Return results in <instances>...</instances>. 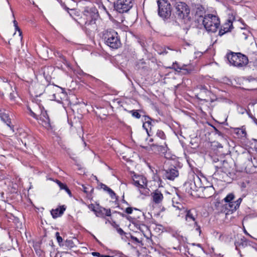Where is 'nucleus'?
Returning a JSON list of instances; mask_svg holds the SVG:
<instances>
[{
	"instance_id": "f257e3e1",
	"label": "nucleus",
	"mask_w": 257,
	"mask_h": 257,
	"mask_svg": "<svg viewBox=\"0 0 257 257\" xmlns=\"http://www.w3.org/2000/svg\"><path fill=\"white\" fill-rule=\"evenodd\" d=\"M84 18L78 19H74L81 25H85V28L90 30L96 28L95 21L98 17V13L97 9L94 7H86L83 12Z\"/></svg>"
},
{
	"instance_id": "f03ea898",
	"label": "nucleus",
	"mask_w": 257,
	"mask_h": 257,
	"mask_svg": "<svg viewBox=\"0 0 257 257\" xmlns=\"http://www.w3.org/2000/svg\"><path fill=\"white\" fill-rule=\"evenodd\" d=\"M103 38L106 45L112 49H117L121 46V42L116 32L107 30L104 32Z\"/></svg>"
},
{
	"instance_id": "7ed1b4c3",
	"label": "nucleus",
	"mask_w": 257,
	"mask_h": 257,
	"mask_svg": "<svg viewBox=\"0 0 257 257\" xmlns=\"http://www.w3.org/2000/svg\"><path fill=\"white\" fill-rule=\"evenodd\" d=\"M227 58L231 65L237 67H243L248 63L247 57L240 53L230 52L227 55Z\"/></svg>"
},
{
	"instance_id": "20e7f679",
	"label": "nucleus",
	"mask_w": 257,
	"mask_h": 257,
	"mask_svg": "<svg viewBox=\"0 0 257 257\" xmlns=\"http://www.w3.org/2000/svg\"><path fill=\"white\" fill-rule=\"evenodd\" d=\"M202 19V23L208 32L214 33L218 28L220 21L219 18L212 14L205 16Z\"/></svg>"
},
{
	"instance_id": "39448f33",
	"label": "nucleus",
	"mask_w": 257,
	"mask_h": 257,
	"mask_svg": "<svg viewBox=\"0 0 257 257\" xmlns=\"http://www.w3.org/2000/svg\"><path fill=\"white\" fill-rule=\"evenodd\" d=\"M214 162L216 170L214 175H222L223 174H227L230 173L231 167L226 161H219L218 159H217V161L214 160Z\"/></svg>"
},
{
	"instance_id": "423d86ee",
	"label": "nucleus",
	"mask_w": 257,
	"mask_h": 257,
	"mask_svg": "<svg viewBox=\"0 0 257 257\" xmlns=\"http://www.w3.org/2000/svg\"><path fill=\"white\" fill-rule=\"evenodd\" d=\"M200 179L198 176H194L193 180L186 182L183 186L185 191L190 195H192V191H197L198 188H202Z\"/></svg>"
},
{
	"instance_id": "0eeeda50",
	"label": "nucleus",
	"mask_w": 257,
	"mask_h": 257,
	"mask_svg": "<svg viewBox=\"0 0 257 257\" xmlns=\"http://www.w3.org/2000/svg\"><path fill=\"white\" fill-rule=\"evenodd\" d=\"M114 8L120 13L128 12L133 7L132 0H117L114 4Z\"/></svg>"
},
{
	"instance_id": "6e6552de",
	"label": "nucleus",
	"mask_w": 257,
	"mask_h": 257,
	"mask_svg": "<svg viewBox=\"0 0 257 257\" xmlns=\"http://www.w3.org/2000/svg\"><path fill=\"white\" fill-rule=\"evenodd\" d=\"M158 14L162 18H166L171 14L170 4L166 0H158Z\"/></svg>"
},
{
	"instance_id": "1a4fd4ad",
	"label": "nucleus",
	"mask_w": 257,
	"mask_h": 257,
	"mask_svg": "<svg viewBox=\"0 0 257 257\" xmlns=\"http://www.w3.org/2000/svg\"><path fill=\"white\" fill-rule=\"evenodd\" d=\"M156 136L158 138H160L163 141L162 143L157 142L156 144H153L151 145L152 147L156 148V149L161 153H164L167 152L168 147L164 141L166 139V136L164 133L160 130L157 132Z\"/></svg>"
},
{
	"instance_id": "9d476101",
	"label": "nucleus",
	"mask_w": 257,
	"mask_h": 257,
	"mask_svg": "<svg viewBox=\"0 0 257 257\" xmlns=\"http://www.w3.org/2000/svg\"><path fill=\"white\" fill-rule=\"evenodd\" d=\"M175 7L176 14L180 19H184L188 17L190 13V10L185 3L177 2Z\"/></svg>"
},
{
	"instance_id": "9b49d317",
	"label": "nucleus",
	"mask_w": 257,
	"mask_h": 257,
	"mask_svg": "<svg viewBox=\"0 0 257 257\" xmlns=\"http://www.w3.org/2000/svg\"><path fill=\"white\" fill-rule=\"evenodd\" d=\"M44 88L43 85L35 82L30 86V91L32 95L38 97L43 94L44 91Z\"/></svg>"
},
{
	"instance_id": "f8f14e48",
	"label": "nucleus",
	"mask_w": 257,
	"mask_h": 257,
	"mask_svg": "<svg viewBox=\"0 0 257 257\" xmlns=\"http://www.w3.org/2000/svg\"><path fill=\"white\" fill-rule=\"evenodd\" d=\"M39 118L37 119L39 122L44 127L48 128L50 126V119L46 111L41 110V113L38 114Z\"/></svg>"
},
{
	"instance_id": "ddd939ff",
	"label": "nucleus",
	"mask_w": 257,
	"mask_h": 257,
	"mask_svg": "<svg viewBox=\"0 0 257 257\" xmlns=\"http://www.w3.org/2000/svg\"><path fill=\"white\" fill-rule=\"evenodd\" d=\"M133 184L139 189L145 188L147 185L146 179L142 176H135L133 178Z\"/></svg>"
},
{
	"instance_id": "4468645a",
	"label": "nucleus",
	"mask_w": 257,
	"mask_h": 257,
	"mask_svg": "<svg viewBox=\"0 0 257 257\" xmlns=\"http://www.w3.org/2000/svg\"><path fill=\"white\" fill-rule=\"evenodd\" d=\"M178 175V171L175 168L165 170L164 173V177L170 180H173Z\"/></svg>"
},
{
	"instance_id": "2eb2a0df",
	"label": "nucleus",
	"mask_w": 257,
	"mask_h": 257,
	"mask_svg": "<svg viewBox=\"0 0 257 257\" xmlns=\"http://www.w3.org/2000/svg\"><path fill=\"white\" fill-rule=\"evenodd\" d=\"M235 238L236 240L234 242V245L236 249L238 250L240 247L246 245L247 242L244 236L241 235H237Z\"/></svg>"
},
{
	"instance_id": "dca6fc26",
	"label": "nucleus",
	"mask_w": 257,
	"mask_h": 257,
	"mask_svg": "<svg viewBox=\"0 0 257 257\" xmlns=\"http://www.w3.org/2000/svg\"><path fill=\"white\" fill-rule=\"evenodd\" d=\"M151 196L153 201L155 204L161 203L164 198L163 194L158 189L152 193Z\"/></svg>"
},
{
	"instance_id": "f3484780",
	"label": "nucleus",
	"mask_w": 257,
	"mask_h": 257,
	"mask_svg": "<svg viewBox=\"0 0 257 257\" xmlns=\"http://www.w3.org/2000/svg\"><path fill=\"white\" fill-rule=\"evenodd\" d=\"M12 90L11 85L7 81L0 82V92L2 95L8 94Z\"/></svg>"
},
{
	"instance_id": "a211bd4d",
	"label": "nucleus",
	"mask_w": 257,
	"mask_h": 257,
	"mask_svg": "<svg viewBox=\"0 0 257 257\" xmlns=\"http://www.w3.org/2000/svg\"><path fill=\"white\" fill-rule=\"evenodd\" d=\"M197 216L196 211L194 209H191L187 211L186 214V220L187 222L193 221L194 223L196 221V218Z\"/></svg>"
},
{
	"instance_id": "6ab92c4d",
	"label": "nucleus",
	"mask_w": 257,
	"mask_h": 257,
	"mask_svg": "<svg viewBox=\"0 0 257 257\" xmlns=\"http://www.w3.org/2000/svg\"><path fill=\"white\" fill-rule=\"evenodd\" d=\"M104 215L107 216H110L111 215L110 209L99 207L98 210H96V216L98 217H102Z\"/></svg>"
},
{
	"instance_id": "aec40b11",
	"label": "nucleus",
	"mask_w": 257,
	"mask_h": 257,
	"mask_svg": "<svg viewBox=\"0 0 257 257\" xmlns=\"http://www.w3.org/2000/svg\"><path fill=\"white\" fill-rule=\"evenodd\" d=\"M6 109L4 107L0 108V117L1 119L6 122L8 125L10 122L9 117L8 113L6 112Z\"/></svg>"
},
{
	"instance_id": "412c9836",
	"label": "nucleus",
	"mask_w": 257,
	"mask_h": 257,
	"mask_svg": "<svg viewBox=\"0 0 257 257\" xmlns=\"http://www.w3.org/2000/svg\"><path fill=\"white\" fill-rule=\"evenodd\" d=\"M203 192L205 197L209 198L214 193V189L212 186L203 187Z\"/></svg>"
},
{
	"instance_id": "4be33fe9",
	"label": "nucleus",
	"mask_w": 257,
	"mask_h": 257,
	"mask_svg": "<svg viewBox=\"0 0 257 257\" xmlns=\"http://www.w3.org/2000/svg\"><path fill=\"white\" fill-rule=\"evenodd\" d=\"M224 206L225 209L227 210L226 214H229V213H231L238 208L237 207L235 206L233 201L226 203Z\"/></svg>"
},
{
	"instance_id": "5701e85b",
	"label": "nucleus",
	"mask_w": 257,
	"mask_h": 257,
	"mask_svg": "<svg viewBox=\"0 0 257 257\" xmlns=\"http://www.w3.org/2000/svg\"><path fill=\"white\" fill-rule=\"evenodd\" d=\"M187 65L183 64L181 65V68L179 70V73L181 75H186L190 73L191 69L187 67Z\"/></svg>"
},
{
	"instance_id": "b1692460",
	"label": "nucleus",
	"mask_w": 257,
	"mask_h": 257,
	"mask_svg": "<svg viewBox=\"0 0 257 257\" xmlns=\"http://www.w3.org/2000/svg\"><path fill=\"white\" fill-rule=\"evenodd\" d=\"M62 246H65L69 249L73 248L75 245L72 240L67 239L62 243Z\"/></svg>"
},
{
	"instance_id": "393cba45",
	"label": "nucleus",
	"mask_w": 257,
	"mask_h": 257,
	"mask_svg": "<svg viewBox=\"0 0 257 257\" xmlns=\"http://www.w3.org/2000/svg\"><path fill=\"white\" fill-rule=\"evenodd\" d=\"M232 27V22L230 20H228V23L224 24L223 31L224 33L229 31Z\"/></svg>"
},
{
	"instance_id": "a878e982",
	"label": "nucleus",
	"mask_w": 257,
	"mask_h": 257,
	"mask_svg": "<svg viewBox=\"0 0 257 257\" xmlns=\"http://www.w3.org/2000/svg\"><path fill=\"white\" fill-rule=\"evenodd\" d=\"M13 23L14 24V26H15L16 31H17L19 32V36L20 37L21 42L22 43V41H23L22 32L21 31L20 29L19 28L17 21L16 20H14Z\"/></svg>"
},
{
	"instance_id": "bb28decb",
	"label": "nucleus",
	"mask_w": 257,
	"mask_h": 257,
	"mask_svg": "<svg viewBox=\"0 0 257 257\" xmlns=\"http://www.w3.org/2000/svg\"><path fill=\"white\" fill-rule=\"evenodd\" d=\"M236 134L239 135L241 137H245L246 135L245 130L243 128H236Z\"/></svg>"
},
{
	"instance_id": "cd10ccee",
	"label": "nucleus",
	"mask_w": 257,
	"mask_h": 257,
	"mask_svg": "<svg viewBox=\"0 0 257 257\" xmlns=\"http://www.w3.org/2000/svg\"><path fill=\"white\" fill-rule=\"evenodd\" d=\"M234 198V195L232 193L229 194L227 196L224 198V200L226 202V203H228L229 202H232V200Z\"/></svg>"
},
{
	"instance_id": "c85d7f7f",
	"label": "nucleus",
	"mask_w": 257,
	"mask_h": 257,
	"mask_svg": "<svg viewBox=\"0 0 257 257\" xmlns=\"http://www.w3.org/2000/svg\"><path fill=\"white\" fill-rule=\"evenodd\" d=\"M115 228H116V230H117V232H118V233L120 235H121V236H122V235H125V236H126V237H128V236H127V234H128V233H126L124 232L123 231V230L121 228H119V227H118V225H116V226H115Z\"/></svg>"
},
{
	"instance_id": "c756f323",
	"label": "nucleus",
	"mask_w": 257,
	"mask_h": 257,
	"mask_svg": "<svg viewBox=\"0 0 257 257\" xmlns=\"http://www.w3.org/2000/svg\"><path fill=\"white\" fill-rule=\"evenodd\" d=\"M55 236L57 239V240L58 242L59 243V244L61 246L63 242V239L60 236V234L58 232H56Z\"/></svg>"
},
{
	"instance_id": "7c9ffc66",
	"label": "nucleus",
	"mask_w": 257,
	"mask_h": 257,
	"mask_svg": "<svg viewBox=\"0 0 257 257\" xmlns=\"http://www.w3.org/2000/svg\"><path fill=\"white\" fill-rule=\"evenodd\" d=\"M65 8L68 11V10H70V11L71 12V13L69 12L68 13H69L70 15L71 16H72V15L73 14H74L75 15L77 16H79V13L78 12H75V10L74 9L72 8V9H70L69 8H67L66 6H65Z\"/></svg>"
},
{
	"instance_id": "2f4dec72",
	"label": "nucleus",
	"mask_w": 257,
	"mask_h": 257,
	"mask_svg": "<svg viewBox=\"0 0 257 257\" xmlns=\"http://www.w3.org/2000/svg\"><path fill=\"white\" fill-rule=\"evenodd\" d=\"M181 65H180L176 62L173 64L171 68L179 73V70H180V68H181Z\"/></svg>"
},
{
	"instance_id": "473e14b6",
	"label": "nucleus",
	"mask_w": 257,
	"mask_h": 257,
	"mask_svg": "<svg viewBox=\"0 0 257 257\" xmlns=\"http://www.w3.org/2000/svg\"><path fill=\"white\" fill-rule=\"evenodd\" d=\"M151 125V122L149 120L146 121L145 123H144L143 125V127L146 130L148 134L149 135V132L148 127H150Z\"/></svg>"
},
{
	"instance_id": "72a5a7b5",
	"label": "nucleus",
	"mask_w": 257,
	"mask_h": 257,
	"mask_svg": "<svg viewBox=\"0 0 257 257\" xmlns=\"http://www.w3.org/2000/svg\"><path fill=\"white\" fill-rule=\"evenodd\" d=\"M59 208H57L55 210H53L51 211V214L53 218H57L59 216H60V215L59 214Z\"/></svg>"
},
{
	"instance_id": "f704fd0d",
	"label": "nucleus",
	"mask_w": 257,
	"mask_h": 257,
	"mask_svg": "<svg viewBox=\"0 0 257 257\" xmlns=\"http://www.w3.org/2000/svg\"><path fill=\"white\" fill-rule=\"evenodd\" d=\"M173 206L176 208L177 209L181 210L183 208V206L181 203L176 202L175 204L174 200H173Z\"/></svg>"
},
{
	"instance_id": "c9c22d12",
	"label": "nucleus",
	"mask_w": 257,
	"mask_h": 257,
	"mask_svg": "<svg viewBox=\"0 0 257 257\" xmlns=\"http://www.w3.org/2000/svg\"><path fill=\"white\" fill-rule=\"evenodd\" d=\"M91 254L94 256H97V257H110L109 255H101L100 254V253L98 252H91Z\"/></svg>"
},
{
	"instance_id": "e433bc0d",
	"label": "nucleus",
	"mask_w": 257,
	"mask_h": 257,
	"mask_svg": "<svg viewBox=\"0 0 257 257\" xmlns=\"http://www.w3.org/2000/svg\"><path fill=\"white\" fill-rule=\"evenodd\" d=\"M28 109L29 110V113L32 116L36 119H38V114L33 112L30 108H28Z\"/></svg>"
},
{
	"instance_id": "4c0bfd02",
	"label": "nucleus",
	"mask_w": 257,
	"mask_h": 257,
	"mask_svg": "<svg viewBox=\"0 0 257 257\" xmlns=\"http://www.w3.org/2000/svg\"><path fill=\"white\" fill-rule=\"evenodd\" d=\"M56 182L58 184V185L59 186V187L61 189H64L67 186L66 185L63 184L60 181H59L58 180H56Z\"/></svg>"
},
{
	"instance_id": "58836bf2",
	"label": "nucleus",
	"mask_w": 257,
	"mask_h": 257,
	"mask_svg": "<svg viewBox=\"0 0 257 257\" xmlns=\"http://www.w3.org/2000/svg\"><path fill=\"white\" fill-rule=\"evenodd\" d=\"M132 115L137 118H139L141 117L140 114L137 110L132 111Z\"/></svg>"
},
{
	"instance_id": "ea45409f",
	"label": "nucleus",
	"mask_w": 257,
	"mask_h": 257,
	"mask_svg": "<svg viewBox=\"0 0 257 257\" xmlns=\"http://www.w3.org/2000/svg\"><path fill=\"white\" fill-rule=\"evenodd\" d=\"M107 191L109 193L110 197L112 198H113L115 195V194L114 193V192L110 188H108V190H107Z\"/></svg>"
},
{
	"instance_id": "a19ab883",
	"label": "nucleus",
	"mask_w": 257,
	"mask_h": 257,
	"mask_svg": "<svg viewBox=\"0 0 257 257\" xmlns=\"http://www.w3.org/2000/svg\"><path fill=\"white\" fill-rule=\"evenodd\" d=\"M98 207L99 206L96 207H95L93 204H91L89 207V208L91 210H92L93 211H94L95 213V214L96 215V210H98Z\"/></svg>"
},
{
	"instance_id": "79ce46f5",
	"label": "nucleus",
	"mask_w": 257,
	"mask_h": 257,
	"mask_svg": "<svg viewBox=\"0 0 257 257\" xmlns=\"http://www.w3.org/2000/svg\"><path fill=\"white\" fill-rule=\"evenodd\" d=\"M241 201H242V199L241 198H239L236 201H233V202H234V203L235 204V206H237V208H238Z\"/></svg>"
},
{
	"instance_id": "37998d69",
	"label": "nucleus",
	"mask_w": 257,
	"mask_h": 257,
	"mask_svg": "<svg viewBox=\"0 0 257 257\" xmlns=\"http://www.w3.org/2000/svg\"><path fill=\"white\" fill-rule=\"evenodd\" d=\"M65 210V208L64 207V206H62L60 207V209H59V214L60 215V216L62 215L63 213H64V211Z\"/></svg>"
},
{
	"instance_id": "c03bdc74",
	"label": "nucleus",
	"mask_w": 257,
	"mask_h": 257,
	"mask_svg": "<svg viewBox=\"0 0 257 257\" xmlns=\"http://www.w3.org/2000/svg\"><path fill=\"white\" fill-rule=\"evenodd\" d=\"M133 208L132 207H127L125 209V212L128 214H132L133 212Z\"/></svg>"
},
{
	"instance_id": "a18cd8bd",
	"label": "nucleus",
	"mask_w": 257,
	"mask_h": 257,
	"mask_svg": "<svg viewBox=\"0 0 257 257\" xmlns=\"http://www.w3.org/2000/svg\"><path fill=\"white\" fill-rule=\"evenodd\" d=\"M127 235H129L132 240L135 241L137 242H140L139 239L138 238H137L136 237H135V236L132 235L130 233H128Z\"/></svg>"
},
{
	"instance_id": "49530a36",
	"label": "nucleus",
	"mask_w": 257,
	"mask_h": 257,
	"mask_svg": "<svg viewBox=\"0 0 257 257\" xmlns=\"http://www.w3.org/2000/svg\"><path fill=\"white\" fill-rule=\"evenodd\" d=\"M195 224V225L196 226V230L198 231V232L199 233V234H200L201 232V228H200V226H199L197 223V222H195V223H194Z\"/></svg>"
},
{
	"instance_id": "de8ad7c7",
	"label": "nucleus",
	"mask_w": 257,
	"mask_h": 257,
	"mask_svg": "<svg viewBox=\"0 0 257 257\" xmlns=\"http://www.w3.org/2000/svg\"><path fill=\"white\" fill-rule=\"evenodd\" d=\"M10 94V98L11 100H14L15 98V95L14 92H12L10 91V92L8 93Z\"/></svg>"
},
{
	"instance_id": "09e8293b",
	"label": "nucleus",
	"mask_w": 257,
	"mask_h": 257,
	"mask_svg": "<svg viewBox=\"0 0 257 257\" xmlns=\"http://www.w3.org/2000/svg\"><path fill=\"white\" fill-rule=\"evenodd\" d=\"M101 188L103 189V190H106L107 191L108 190V188H109V187H108L106 185H105V184H101Z\"/></svg>"
},
{
	"instance_id": "8fccbe9b",
	"label": "nucleus",
	"mask_w": 257,
	"mask_h": 257,
	"mask_svg": "<svg viewBox=\"0 0 257 257\" xmlns=\"http://www.w3.org/2000/svg\"><path fill=\"white\" fill-rule=\"evenodd\" d=\"M82 190L86 194L88 193V192H89L87 187H86L83 185L82 186Z\"/></svg>"
},
{
	"instance_id": "3c124183",
	"label": "nucleus",
	"mask_w": 257,
	"mask_h": 257,
	"mask_svg": "<svg viewBox=\"0 0 257 257\" xmlns=\"http://www.w3.org/2000/svg\"><path fill=\"white\" fill-rule=\"evenodd\" d=\"M64 190L66 191V192L69 194L70 196H71V191L67 186L65 188Z\"/></svg>"
},
{
	"instance_id": "603ef678",
	"label": "nucleus",
	"mask_w": 257,
	"mask_h": 257,
	"mask_svg": "<svg viewBox=\"0 0 257 257\" xmlns=\"http://www.w3.org/2000/svg\"><path fill=\"white\" fill-rule=\"evenodd\" d=\"M201 88H202V89H201V93L207 92V89L206 88H205L204 87L201 86Z\"/></svg>"
},
{
	"instance_id": "864d4df0",
	"label": "nucleus",
	"mask_w": 257,
	"mask_h": 257,
	"mask_svg": "<svg viewBox=\"0 0 257 257\" xmlns=\"http://www.w3.org/2000/svg\"><path fill=\"white\" fill-rule=\"evenodd\" d=\"M249 116L252 119V120L253 121V122L255 121V120L257 119L254 116H253L252 115H249Z\"/></svg>"
},
{
	"instance_id": "5fc2aeb1",
	"label": "nucleus",
	"mask_w": 257,
	"mask_h": 257,
	"mask_svg": "<svg viewBox=\"0 0 257 257\" xmlns=\"http://www.w3.org/2000/svg\"><path fill=\"white\" fill-rule=\"evenodd\" d=\"M215 130H216V133L217 134H218L219 136H222V134L220 131H219L218 130H217L216 129Z\"/></svg>"
},
{
	"instance_id": "6e6d98bb",
	"label": "nucleus",
	"mask_w": 257,
	"mask_h": 257,
	"mask_svg": "<svg viewBox=\"0 0 257 257\" xmlns=\"http://www.w3.org/2000/svg\"><path fill=\"white\" fill-rule=\"evenodd\" d=\"M253 64L255 67H257V58L254 60Z\"/></svg>"
},
{
	"instance_id": "4d7b16f0",
	"label": "nucleus",
	"mask_w": 257,
	"mask_h": 257,
	"mask_svg": "<svg viewBox=\"0 0 257 257\" xmlns=\"http://www.w3.org/2000/svg\"><path fill=\"white\" fill-rule=\"evenodd\" d=\"M69 2L73 3V4H75V2H73L72 0H68Z\"/></svg>"
},
{
	"instance_id": "13d9d810",
	"label": "nucleus",
	"mask_w": 257,
	"mask_h": 257,
	"mask_svg": "<svg viewBox=\"0 0 257 257\" xmlns=\"http://www.w3.org/2000/svg\"><path fill=\"white\" fill-rule=\"evenodd\" d=\"M221 33V31H220V32H219V34H220V35H222L224 34V33Z\"/></svg>"
},
{
	"instance_id": "bf43d9fd",
	"label": "nucleus",
	"mask_w": 257,
	"mask_h": 257,
	"mask_svg": "<svg viewBox=\"0 0 257 257\" xmlns=\"http://www.w3.org/2000/svg\"><path fill=\"white\" fill-rule=\"evenodd\" d=\"M254 123L257 125V119L256 120H255V121L254 122Z\"/></svg>"
},
{
	"instance_id": "052dcab7",
	"label": "nucleus",
	"mask_w": 257,
	"mask_h": 257,
	"mask_svg": "<svg viewBox=\"0 0 257 257\" xmlns=\"http://www.w3.org/2000/svg\"><path fill=\"white\" fill-rule=\"evenodd\" d=\"M197 246L201 248V245L200 244H198Z\"/></svg>"
},
{
	"instance_id": "680f3d73",
	"label": "nucleus",
	"mask_w": 257,
	"mask_h": 257,
	"mask_svg": "<svg viewBox=\"0 0 257 257\" xmlns=\"http://www.w3.org/2000/svg\"><path fill=\"white\" fill-rule=\"evenodd\" d=\"M153 141V140L151 139H150V142H152Z\"/></svg>"
}]
</instances>
